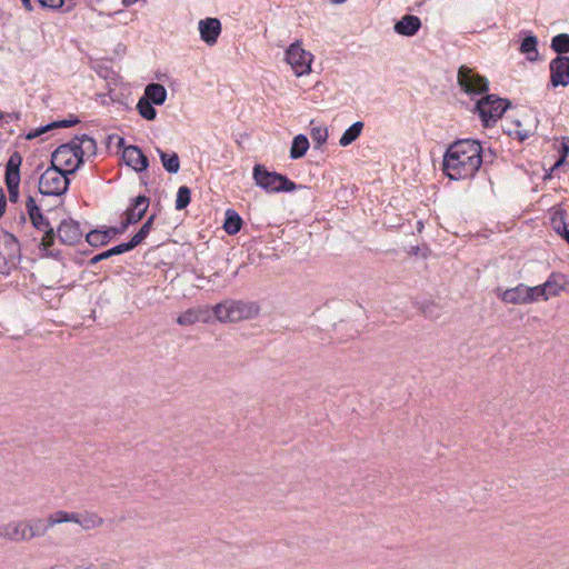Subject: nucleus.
I'll return each mask as SVG.
<instances>
[{
	"mask_svg": "<svg viewBox=\"0 0 569 569\" xmlns=\"http://www.w3.org/2000/svg\"><path fill=\"white\" fill-rule=\"evenodd\" d=\"M487 157L480 141L460 139L447 148L442 171L450 180L471 179L482 164H487Z\"/></svg>",
	"mask_w": 569,
	"mask_h": 569,
	"instance_id": "obj_1",
	"label": "nucleus"
},
{
	"mask_svg": "<svg viewBox=\"0 0 569 569\" xmlns=\"http://www.w3.org/2000/svg\"><path fill=\"white\" fill-rule=\"evenodd\" d=\"M252 178L256 186L269 193L292 192L298 189L306 188L302 184H297L286 174L269 171L266 166L261 163H256L253 166Z\"/></svg>",
	"mask_w": 569,
	"mask_h": 569,
	"instance_id": "obj_2",
	"label": "nucleus"
},
{
	"mask_svg": "<svg viewBox=\"0 0 569 569\" xmlns=\"http://www.w3.org/2000/svg\"><path fill=\"white\" fill-rule=\"evenodd\" d=\"M259 310L256 302L242 300H226L216 305L212 309L213 315L221 322L251 319L259 313Z\"/></svg>",
	"mask_w": 569,
	"mask_h": 569,
	"instance_id": "obj_3",
	"label": "nucleus"
},
{
	"mask_svg": "<svg viewBox=\"0 0 569 569\" xmlns=\"http://www.w3.org/2000/svg\"><path fill=\"white\" fill-rule=\"evenodd\" d=\"M69 169L50 166L39 179V192L43 196L60 197L68 192L70 186Z\"/></svg>",
	"mask_w": 569,
	"mask_h": 569,
	"instance_id": "obj_4",
	"label": "nucleus"
},
{
	"mask_svg": "<svg viewBox=\"0 0 569 569\" xmlns=\"http://www.w3.org/2000/svg\"><path fill=\"white\" fill-rule=\"evenodd\" d=\"M21 261V244L18 238L3 230L0 241V274L8 276Z\"/></svg>",
	"mask_w": 569,
	"mask_h": 569,
	"instance_id": "obj_5",
	"label": "nucleus"
},
{
	"mask_svg": "<svg viewBox=\"0 0 569 569\" xmlns=\"http://www.w3.org/2000/svg\"><path fill=\"white\" fill-rule=\"evenodd\" d=\"M510 107L508 99L499 98L496 94H487L476 103V111L478 112L482 124L486 128L491 127Z\"/></svg>",
	"mask_w": 569,
	"mask_h": 569,
	"instance_id": "obj_6",
	"label": "nucleus"
},
{
	"mask_svg": "<svg viewBox=\"0 0 569 569\" xmlns=\"http://www.w3.org/2000/svg\"><path fill=\"white\" fill-rule=\"evenodd\" d=\"M61 510L46 518H31L24 521L10 522L6 533H44L54 525L62 523Z\"/></svg>",
	"mask_w": 569,
	"mask_h": 569,
	"instance_id": "obj_7",
	"label": "nucleus"
},
{
	"mask_svg": "<svg viewBox=\"0 0 569 569\" xmlns=\"http://www.w3.org/2000/svg\"><path fill=\"white\" fill-rule=\"evenodd\" d=\"M458 83L469 96L482 94L489 90L487 78L467 66H461L458 70Z\"/></svg>",
	"mask_w": 569,
	"mask_h": 569,
	"instance_id": "obj_8",
	"label": "nucleus"
},
{
	"mask_svg": "<svg viewBox=\"0 0 569 569\" xmlns=\"http://www.w3.org/2000/svg\"><path fill=\"white\" fill-rule=\"evenodd\" d=\"M22 157L18 151L10 154L6 163L4 182L9 193V201L17 203L19 200L20 167Z\"/></svg>",
	"mask_w": 569,
	"mask_h": 569,
	"instance_id": "obj_9",
	"label": "nucleus"
},
{
	"mask_svg": "<svg viewBox=\"0 0 569 569\" xmlns=\"http://www.w3.org/2000/svg\"><path fill=\"white\" fill-rule=\"evenodd\" d=\"M312 59L313 56L302 49L298 41L291 43L286 50V61L298 77L308 74L311 71Z\"/></svg>",
	"mask_w": 569,
	"mask_h": 569,
	"instance_id": "obj_10",
	"label": "nucleus"
},
{
	"mask_svg": "<svg viewBox=\"0 0 569 569\" xmlns=\"http://www.w3.org/2000/svg\"><path fill=\"white\" fill-rule=\"evenodd\" d=\"M550 86L552 88L569 84V56H557L549 63Z\"/></svg>",
	"mask_w": 569,
	"mask_h": 569,
	"instance_id": "obj_11",
	"label": "nucleus"
},
{
	"mask_svg": "<svg viewBox=\"0 0 569 569\" xmlns=\"http://www.w3.org/2000/svg\"><path fill=\"white\" fill-rule=\"evenodd\" d=\"M73 148L77 150L78 153V161L74 163V166L69 169V172H77L81 166L84 163V157H91L96 156L97 153V142L96 140L88 136V134H80L76 136L71 140Z\"/></svg>",
	"mask_w": 569,
	"mask_h": 569,
	"instance_id": "obj_12",
	"label": "nucleus"
},
{
	"mask_svg": "<svg viewBox=\"0 0 569 569\" xmlns=\"http://www.w3.org/2000/svg\"><path fill=\"white\" fill-rule=\"evenodd\" d=\"M149 203V198L144 194L133 198L124 212V219L121 221L123 227L128 229L129 226L138 223L144 217Z\"/></svg>",
	"mask_w": 569,
	"mask_h": 569,
	"instance_id": "obj_13",
	"label": "nucleus"
},
{
	"mask_svg": "<svg viewBox=\"0 0 569 569\" xmlns=\"http://www.w3.org/2000/svg\"><path fill=\"white\" fill-rule=\"evenodd\" d=\"M62 523L74 522L80 526L82 530H92L102 525L103 519L94 512H68L61 510Z\"/></svg>",
	"mask_w": 569,
	"mask_h": 569,
	"instance_id": "obj_14",
	"label": "nucleus"
},
{
	"mask_svg": "<svg viewBox=\"0 0 569 569\" xmlns=\"http://www.w3.org/2000/svg\"><path fill=\"white\" fill-rule=\"evenodd\" d=\"M78 161L77 150L73 148L71 140L60 144L51 154V164L62 169H71Z\"/></svg>",
	"mask_w": 569,
	"mask_h": 569,
	"instance_id": "obj_15",
	"label": "nucleus"
},
{
	"mask_svg": "<svg viewBox=\"0 0 569 569\" xmlns=\"http://www.w3.org/2000/svg\"><path fill=\"white\" fill-rule=\"evenodd\" d=\"M57 233L60 242L67 246H74L81 240L83 234L79 222L73 219L62 220Z\"/></svg>",
	"mask_w": 569,
	"mask_h": 569,
	"instance_id": "obj_16",
	"label": "nucleus"
},
{
	"mask_svg": "<svg viewBox=\"0 0 569 569\" xmlns=\"http://www.w3.org/2000/svg\"><path fill=\"white\" fill-rule=\"evenodd\" d=\"M127 230L121 222L119 227H108L104 230L93 229L86 234V241L91 247L107 246L113 237Z\"/></svg>",
	"mask_w": 569,
	"mask_h": 569,
	"instance_id": "obj_17",
	"label": "nucleus"
},
{
	"mask_svg": "<svg viewBox=\"0 0 569 569\" xmlns=\"http://www.w3.org/2000/svg\"><path fill=\"white\" fill-rule=\"evenodd\" d=\"M198 29L201 40L208 46H213L221 33V22L218 18H206L199 21Z\"/></svg>",
	"mask_w": 569,
	"mask_h": 569,
	"instance_id": "obj_18",
	"label": "nucleus"
},
{
	"mask_svg": "<svg viewBox=\"0 0 569 569\" xmlns=\"http://www.w3.org/2000/svg\"><path fill=\"white\" fill-rule=\"evenodd\" d=\"M124 162L137 172L146 171L149 167V159L138 146H129L123 149Z\"/></svg>",
	"mask_w": 569,
	"mask_h": 569,
	"instance_id": "obj_19",
	"label": "nucleus"
},
{
	"mask_svg": "<svg viewBox=\"0 0 569 569\" xmlns=\"http://www.w3.org/2000/svg\"><path fill=\"white\" fill-rule=\"evenodd\" d=\"M26 208L32 226L39 231H47L51 229V224L41 212L40 207L37 204L33 197L29 196L26 201Z\"/></svg>",
	"mask_w": 569,
	"mask_h": 569,
	"instance_id": "obj_20",
	"label": "nucleus"
},
{
	"mask_svg": "<svg viewBox=\"0 0 569 569\" xmlns=\"http://www.w3.org/2000/svg\"><path fill=\"white\" fill-rule=\"evenodd\" d=\"M421 28V20L419 17L413 14H405L400 20H398L393 30L397 34L405 37H413Z\"/></svg>",
	"mask_w": 569,
	"mask_h": 569,
	"instance_id": "obj_21",
	"label": "nucleus"
},
{
	"mask_svg": "<svg viewBox=\"0 0 569 569\" xmlns=\"http://www.w3.org/2000/svg\"><path fill=\"white\" fill-rule=\"evenodd\" d=\"M526 291V284L519 283L515 288H509L499 293V298L506 302L511 305H528V298Z\"/></svg>",
	"mask_w": 569,
	"mask_h": 569,
	"instance_id": "obj_22",
	"label": "nucleus"
},
{
	"mask_svg": "<svg viewBox=\"0 0 569 569\" xmlns=\"http://www.w3.org/2000/svg\"><path fill=\"white\" fill-rule=\"evenodd\" d=\"M519 51L526 54L527 60L535 62L539 58L538 38L532 32H527L520 43Z\"/></svg>",
	"mask_w": 569,
	"mask_h": 569,
	"instance_id": "obj_23",
	"label": "nucleus"
},
{
	"mask_svg": "<svg viewBox=\"0 0 569 569\" xmlns=\"http://www.w3.org/2000/svg\"><path fill=\"white\" fill-rule=\"evenodd\" d=\"M133 250L132 246L129 243V241L127 242H122V243H119L117 246H113L111 247L110 249L108 250H104L96 256H93L90 260H89V266H94L97 264L98 262L102 261V260H106V259H109L113 256H118V254H122V253H126V252H129Z\"/></svg>",
	"mask_w": 569,
	"mask_h": 569,
	"instance_id": "obj_24",
	"label": "nucleus"
},
{
	"mask_svg": "<svg viewBox=\"0 0 569 569\" xmlns=\"http://www.w3.org/2000/svg\"><path fill=\"white\" fill-rule=\"evenodd\" d=\"M142 97L156 106H162L167 99V89L160 83L152 82L147 84Z\"/></svg>",
	"mask_w": 569,
	"mask_h": 569,
	"instance_id": "obj_25",
	"label": "nucleus"
},
{
	"mask_svg": "<svg viewBox=\"0 0 569 569\" xmlns=\"http://www.w3.org/2000/svg\"><path fill=\"white\" fill-rule=\"evenodd\" d=\"M157 152L160 157L162 167L168 173L174 174L180 170V159L177 152L163 151L160 148H157Z\"/></svg>",
	"mask_w": 569,
	"mask_h": 569,
	"instance_id": "obj_26",
	"label": "nucleus"
},
{
	"mask_svg": "<svg viewBox=\"0 0 569 569\" xmlns=\"http://www.w3.org/2000/svg\"><path fill=\"white\" fill-rule=\"evenodd\" d=\"M242 223V218L236 210L228 209L226 211L223 229L228 234H237L241 230Z\"/></svg>",
	"mask_w": 569,
	"mask_h": 569,
	"instance_id": "obj_27",
	"label": "nucleus"
},
{
	"mask_svg": "<svg viewBox=\"0 0 569 569\" xmlns=\"http://www.w3.org/2000/svg\"><path fill=\"white\" fill-rule=\"evenodd\" d=\"M365 123L362 121L353 122L349 128H347L339 139V144L341 147H348L352 144L361 134L363 130Z\"/></svg>",
	"mask_w": 569,
	"mask_h": 569,
	"instance_id": "obj_28",
	"label": "nucleus"
},
{
	"mask_svg": "<svg viewBox=\"0 0 569 569\" xmlns=\"http://www.w3.org/2000/svg\"><path fill=\"white\" fill-rule=\"evenodd\" d=\"M309 146V140L305 134L296 136L291 143L290 158L293 160L302 158L308 151Z\"/></svg>",
	"mask_w": 569,
	"mask_h": 569,
	"instance_id": "obj_29",
	"label": "nucleus"
},
{
	"mask_svg": "<svg viewBox=\"0 0 569 569\" xmlns=\"http://www.w3.org/2000/svg\"><path fill=\"white\" fill-rule=\"evenodd\" d=\"M542 286L549 298L556 297L563 290V276L552 272Z\"/></svg>",
	"mask_w": 569,
	"mask_h": 569,
	"instance_id": "obj_30",
	"label": "nucleus"
},
{
	"mask_svg": "<svg viewBox=\"0 0 569 569\" xmlns=\"http://www.w3.org/2000/svg\"><path fill=\"white\" fill-rule=\"evenodd\" d=\"M56 234H58V233L56 232V230L53 228L43 232V236H42V239H41V242L39 246V248L43 251V256L52 257V258H58L60 256L59 250L58 251L50 250V248L54 244Z\"/></svg>",
	"mask_w": 569,
	"mask_h": 569,
	"instance_id": "obj_31",
	"label": "nucleus"
},
{
	"mask_svg": "<svg viewBox=\"0 0 569 569\" xmlns=\"http://www.w3.org/2000/svg\"><path fill=\"white\" fill-rule=\"evenodd\" d=\"M154 219H156L154 214H151L150 217H148V219L143 222V224L140 227L138 232L129 240V243L132 246L133 249L136 247H138L139 244H141L144 241V239L149 236V233L152 229Z\"/></svg>",
	"mask_w": 569,
	"mask_h": 569,
	"instance_id": "obj_32",
	"label": "nucleus"
},
{
	"mask_svg": "<svg viewBox=\"0 0 569 569\" xmlns=\"http://www.w3.org/2000/svg\"><path fill=\"white\" fill-rule=\"evenodd\" d=\"M550 48L557 56L569 53V33H558L551 38Z\"/></svg>",
	"mask_w": 569,
	"mask_h": 569,
	"instance_id": "obj_33",
	"label": "nucleus"
},
{
	"mask_svg": "<svg viewBox=\"0 0 569 569\" xmlns=\"http://www.w3.org/2000/svg\"><path fill=\"white\" fill-rule=\"evenodd\" d=\"M153 106L154 103L141 97L137 103V110L143 119L151 121L157 117V110Z\"/></svg>",
	"mask_w": 569,
	"mask_h": 569,
	"instance_id": "obj_34",
	"label": "nucleus"
},
{
	"mask_svg": "<svg viewBox=\"0 0 569 569\" xmlns=\"http://www.w3.org/2000/svg\"><path fill=\"white\" fill-rule=\"evenodd\" d=\"M551 226L557 234L560 237L567 231L566 211L563 209L557 210L551 217Z\"/></svg>",
	"mask_w": 569,
	"mask_h": 569,
	"instance_id": "obj_35",
	"label": "nucleus"
},
{
	"mask_svg": "<svg viewBox=\"0 0 569 569\" xmlns=\"http://www.w3.org/2000/svg\"><path fill=\"white\" fill-rule=\"evenodd\" d=\"M202 311L199 309H188L177 318L180 326H191L201 320Z\"/></svg>",
	"mask_w": 569,
	"mask_h": 569,
	"instance_id": "obj_36",
	"label": "nucleus"
},
{
	"mask_svg": "<svg viewBox=\"0 0 569 569\" xmlns=\"http://www.w3.org/2000/svg\"><path fill=\"white\" fill-rule=\"evenodd\" d=\"M191 202V189L187 186H181L178 188L177 197H176V209L183 210Z\"/></svg>",
	"mask_w": 569,
	"mask_h": 569,
	"instance_id": "obj_37",
	"label": "nucleus"
},
{
	"mask_svg": "<svg viewBox=\"0 0 569 569\" xmlns=\"http://www.w3.org/2000/svg\"><path fill=\"white\" fill-rule=\"evenodd\" d=\"M528 298V303H533L539 300H548V293H546L545 288L542 284L535 286V287H528L526 286Z\"/></svg>",
	"mask_w": 569,
	"mask_h": 569,
	"instance_id": "obj_38",
	"label": "nucleus"
},
{
	"mask_svg": "<svg viewBox=\"0 0 569 569\" xmlns=\"http://www.w3.org/2000/svg\"><path fill=\"white\" fill-rule=\"evenodd\" d=\"M515 124L517 127L515 130L508 129V130H505V131L509 136H515L516 138H518L519 141H525V140H527L529 137H531L533 134L532 130L523 129L520 120H516Z\"/></svg>",
	"mask_w": 569,
	"mask_h": 569,
	"instance_id": "obj_39",
	"label": "nucleus"
},
{
	"mask_svg": "<svg viewBox=\"0 0 569 569\" xmlns=\"http://www.w3.org/2000/svg\"><path fill=\"white\" fill-rule=\"evenodd\" d=\"M310 136L313 142L321 147L328 139V130L323 127H315L311 129Z\"/></svg>",
	"mask_w": 569,
	"mask_h": 569,
	"instance_id": "obj_40",
	"label": "nucleus"
},
{
	"mask_svg": "<svg viewBox=\"0 0 569 569\" xmlns=\"http://www.w3.org/2000/svg\"><path fill=\"white\" fill-rule=\"evenodd\" d=\"M56 129L54 127V122H50L48 124H44V126H41L37 129H33V130H30L27 136H26V139L27 140H32V139H36L38 137H40L41 134H44L51 130Z\"/></svg>",
	"mask_w": 569,
	"mask_h": 569,
	"instance_id": "obj_41",
	"label": "nucleus"
},
{
	"mask_svg": "<svg viewBox=\"0 0 569 569\" xmlns=\"http://www.w3.org/2000/svg\"><path fill=\"white\" fill-rule=\"evenodd\" d=\"M54 122V127L56 129H59V128H70V127H73L76 124H78L80 122L79 118L78 117H70L69 119H62V120H57V121H53Z\"/></svg>",
	"mask_w": 569,
	"mask_h": 569,
	"instance_id": "obj_42",
	"label": "nucleus"
},
{
	"mask_svg": "<svg viewBox=\"0 0 569 569\" xmlns=\"http://www.w3.org/2000/svg\"><path fill=\"white\" fill-rule=\"evenodd\" d=\"M42 8L52 10L61 9L64 4V0H37Z\"/></svg>",
	"mask_w": 569,
	"mask_h": 569,
	"instance_id": "obj_43",
	"label": "nucleus"
},
{
	"mask_svg": "<svg viewBox=\"0 0 569 569\" xmlns=\"http://www.w3.org/2000/svg\"><path fill=\"white\" fill-rule=\"evenodd\" d=\"M7 208V198L2 188H0V218L3 217Z\"/></svg>",
	"mask_w": 569,
	"mask_h": 569,
	"instance_id": "obj_44",
	"label": "nucleus"
},
{
	"mask_svg": "<svg viewBox=\"0 0 569 569\" xmlns=\"http://www.w3.org/2000/svg\"><path fill=\"white\" fill-rule=\"evenodd\" d=\"M566 161L563 158H558V160L553 163V166L550 168L549 172L545 174V179L551 178V174L555 170L559 169Z\"/></svg>",
	"mask_w": 569,
	"mask_h": 569,
	"instance_id": "obj_45",
	"label": "nucleus"
},
{
	"mask_svg": "<svg viewBox=\"0 0 569 569\" xmlns=\"http://www.w3.org/2000/svg\"><path fill=\"white\" fill-rule=\"evenodd\" d=\"M20 112H10V113H4V119L3 121L4 122H10V121H18L20 119Z\"/></svg>",
	"mask_w": 569,
	"mask_h": 569,
	"instance_id": "obj_46",
	"label": "nucleus"
},
{
	"mask_svg": "<svg viewBox=\"0 0 569 569\" xmlns=\"http://www.w3.org/2000/svg\"><path fill=\"white\" fill-rule=\"evenodd\" d=\"M435 305L433 303H429V305H426L421 308L422 312L425 316L427 317H437V315H433V309Z\"/></svg>",
	"mask_w": 569,
	"mask_h": 569,
	"instance_id": "obj_47",
	"label": "nucleus"
},
{
	"mask_svg": "<svg viewBox=\"0 0 569 569\" xmlns=\"http://www.w3.org/2000/svg\"><path fill=\"white\" fill-rule=\"evenodd\" d=\"M568 153H569V147L567 143H562L561 144V150H560V156L559 158H563V160L566 161L567 157H568Z\"/></svg>",
	"mask_w": 569,
	"mask_h": 569,
	"instance_id": "obj_48",
	"label": "nucleus"
},
{
	"mask_svg": "<svg viewBox=\"0 0 569 569\" xmlns=\"http://www.w3.org/2000/svg\"><path fill=\"white\" fill-rule=\"evenodd\" d=\"M485 152H487L488 157H487V163L489 162H492L493 159L496 158L497 153L495 150H492L491 148H488L487 150L483 149Z\"/></svg>",
	"mask_w": 569,
	"mask_h": 569,
	"instance_id": "obj_49",
	"label": "nucleus"
},
{
	"mask_svg": "<svg viewBox=\"0 0 569 569\" xmlns=\"http://www.w3.org/2000/svg\"><path fill=\"white\" fill-rule=\"evenodd\" d=\"M67 6H66V9H64V12H70L74 9V7L77 6V0H67Z\"/></svg>",
	"mask_w": 569,
	"mask_h": 569,
	"instance_id": "obj_50",
	"label": "nucleus"
},
{
	"mask_svg": "<svg viewBox=\"0 0 569 569\" xmlns=\"http://www.w3.org/2000/svg\"><path fill=\"white\" fill-rule=\"evenodd\" d=\"M22 2V6L23 8L27 10V11H32L33 10V6L31 3V0H21Z\"/></svg>",
	"mask_w": 569,
	"mask_h": 569,
	"instance_id": "obj_51",
	"label": "nucleus"
},
{
	"mask_svg": "<svg viewBox=\"0 0 569 569\" xmlns=\"http://www.w3.org/2000/svg\"><path fill=\"white\" fill-rule=\"evenodd\" d=\"M27 536L24 535H21V536H11V539L14 540V541H19V540H24Z\"/></svg>",
	"mask_w": 569,
	"mask_h": 569,
	"instance_id": "obj_52",
	"label": "nucleus"
},
{
	"mask_svg": "<svg viewBox=\"0 0 569 569\" xmlns=\"http://www.w3.org/2000/svg\"><path fill=\"white\" fill-rule=\"evenodd\" d=\"M561 238L566 240V242L569 244V229H567V231L561 236Z\"/></svg>",
	"mask_w": 569,
	"mask_h": 569,
	"instance_id": "obj_53",
	"label": "nucleus"
},
{
	"mask_svg": "<svg viewBox=\"0 0 569 569\" xmlns=\"http://www.w3.org/2000/svg\"><path fill=\"white\" fill-rule=\"evenodd\" d=\"M3 119H4V113L0 111V127L2 126Z\"/></svg>",
	"mask_w": 569,
	"mask_h": 569,
	"instance_id": "obj_54",
	"label": "nucleus"
},
{
	"mask_svg": "<svg viewBox=\"0 0 569 569\" xmlns=\"http://www.w3.org/2000/svg\"><path fill=\"white\" fill-rule=\"evenodd\" d=\"M347 0H332L333 3H345Z\"/></svg>",
	"mask_w": 569,
	"mask_h": 569,
	"instance_id": "obj_55",
	"label": "nucleus"
},
{
	"mask_svg": "<svg viewBox=\"0 0 569 569\" xmlns=\"http://www.w3.org/2000/svg\"><path fill=\"white\" fill-rule=\"evenodd\" d=\"M102 0H90V4L92 3H100Z\"/></svg>",
	"mask_w": 569,
	"mask_h": 569,
	"instance_id": "obj_56",
	"label": "nucleus"
},
{
	"mask_svg": "<svg viewBox=\"0 0 569 569\" xmlns=\"http://www.w3.org/2000/svg\"><path fill=\"white\" fill-rule=\"evenodd\" d=\"M21 221L24 222L26 221V217L23 213H21V217H20Z\"/></svg>",
	"mask_w": 569,
	"mask_h": 569,
	"instance_id": "obj_57",
	"label": "nucleus"
}]
</instances>
